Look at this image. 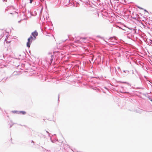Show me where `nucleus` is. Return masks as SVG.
<instances>
[{"mask_svg":"<svg viewBox=\"0 0 152 152\" xmlns=\"http://www.w3.org/2000/svg\"><path fill=\"white\" fill-rule=\"evenodd\" d=\"M20 113H21L22 114L24 115L26 114V112L24 111H20Z\"/></svg>","mask_w":152,"mask_h":152,"instance_id":"7ed1b4c3","label":"nucleus"},{"mask_svg":"<svg viewBox=\"0 0 152 152\" xmlns=\"http://www.w3.org/2000/svg\"><path fill=\"white\" fill-rule=\"evenodd\" d=\"M31 35L33 36L34 38L31 36L28 39V42L26 44L28 48L30 47L31 43L32 42V39H33L34 38V39H35L36 38V37L38 35V33L36 31H35L34 32L32 33Z\"/></svg>","mask_w":152,"mask_h":152,"instance_id":"f257e3e1","label":"nucleus"},{"mask_svg":"<svg viewBox=\"0 0 152 152\" xmlns=\"http://www.w3.org/2000/svg\"><path fill=\"white\" fill-rule=\"evenodd\" d=\"M10 42H7V41H6V42H7V43H8V42L9 43H10Z\"/></svg>","mask_w":152,"mask_h":152,"instance_id":"39448f33","label":"nucleus"},{"mask_svg":"<svg viewBox=\"0 0 152 152\" xmlns=\"http://www.w3.org/2000/svg\"><path fill=\"white\" fill-rule=\"evenodd\" d=\"M146 20L147 21L146 22H148L149 25L152 24V20Z\"/></svg>","mask_w":152,"mask_h":152,"instance_id":"f03ea898","label":"nucleus"},{"mask_svg":"<svg viewBox=\"0 0 152 152\" xmlns=\"http://www.w3.org/2000/svg\"><path fill=\"white\" fill-rule=\"evenodd\" d=\"M32 1H33V0H30V3L31 4V3Z\"/></svg>","mask_w":152,"mask_h":152,"instance_id":"20e7f679","label":"nucleus"}]
</instances>
